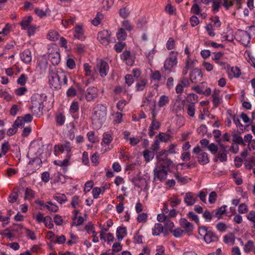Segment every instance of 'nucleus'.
<instances>
[{
    "label": "nucleus",
    "instance_id": "42",
    "mask_svg": "<svg viewBox=\"0 0 255 255\" xmlns=\"http://www.w3.org/2000/svg\"><path fill=\"white\" fill-rule=\"evenodd\" d=\"M221 3L222 0H213V10L214 12L218 11Z\"/></svg>",
    "mask_w": 255,
    "mask_h": 255
},
{
    "label": "nucleus",
    "instance_id": "47",
    "mask_svg": "<svg viewBox=\"0 0 255 255\" xmlns=\"http://www.w3.org/2000/svg\"><path fill=\"white\" fill-rule=\"evenodd\" d=\"M198 96L195 94H190L187 96V102L191 103H194L195 104V102H196L197 101L198 99Z\"/></svg>",
    "mask_w": 255,
    "mask_h": 255
},
{
    "label": "nucleus",
    "instance_id": "36",
    "mask_svg": "<svg viewBox=\"0 0 255 255\" xmlns=\"http://www.w3.org/2000/svg\"><path fill=\"white\" fill-rule=\"evenodd\" d=\"M105 188L94 187L92 190V194L95 199H97L102 192H104Z\"/></svg>",
    "mask_w": 255,
    "mask_h": 255
},
{
    "label": "nucleus",
    "instance_id": "50",
    "mask_svg": "<svg viewBox=\"0 0 255 255\" xmlns=\"http://www.w3.org/2000/svg\"><path fill=\"white\" fill-rule=\"evenodd\" d=\"M0 97L4 98L7 101H10L12 98L10 94L2 90H0Z\"/></svg>",
    "mask_w": 255,
    "mask_h": 255
},
{
    "label": "nucleus",
    "instance_id": "15",
    "mask_svg": "<svg viewBox=\"0 0 255 255\" xmlns=\"http://www.w3.org/2000/svg\"><path fill=\"white\" fill-rule=\"evenodd\" d=\"M198 161L199 164L204 165L210 162L208 154L205 152H201L197 157Z\"/></svg>",
    "mask_w": 255,
    "mask_h": 255
},
{
    "label": "nucleus",
    "instance_id": "25",
    "mask_svg": "<svg viewBox=\"0 0 255 255\" xmlns=\"http://www.w3.org/2000/svg\"><path fill=\"white\" fill-rule=\"evenodd\" d=\"M226 205H223L217 210L214 216L217 218L218 220H219L221 218H222V216L226 212Z\"/></svg>",
    "mask_w": 255,
    "mask_h": 255
},
{
    "label": "nucleus",
    "instance_id": "44",
    "mask_svg": "<svg viewBox=\"0 0 255 255\" xmlns=\"http://www.w3.org/2000/svg\"><path fill=\"white\" fill-rule=\"evenodd\" d=\"M168 151L166 150H162L158 153L156 156V158L158 161L161 160L163 159L167 158Z\"/></svg>",
    "mask_w": 255,
    "mask_h": 255
},
{
    "label": "nucleus",
    "instance_id": "56",
    "mask_svg": "<svg viewBox=\"0 0 255 255\" xmlns=\"http://www.w3.org/2000/svg\"><path fill=\"white\" fill-rule=\"evenodd\" d=\"M25 198L32 199L34 197V192L30 189L26 188L25 191Z\"/></svg>",
    "mask_w": 255,
    "mask_h": 255
},
{
    "label": "nucleus",
    "instance_id": "8",
    "mask_svg": "<svg viewBox=\"0 0 255 255\" xmlns=\"http://www.w3.org/2000/svg\"><path fill=\"white\" fill-rule=\"evenodd\" d=\"M72 146L71 143L69 141H66L63 144L59 145H55L54 146L55 152H58L59 151L62 152H66L67 154H69L71 151Z\"/></svg>",
    "mask_w": 255,
    "mask_h": 255
},
{
    "label": "nucleus",
    "instance_id": "32",
    "mask_svg": "<svg viewBox=\"0 0 255 255\" xmlns=\"http://www.w3.org/2000/svg\"><path fill=\"white\" fill-rule=\"evenodd\" d=\"M43 223L45 224V226L49 228L52 229L53 227V221L51 217L49 216H47L44 218V221Z\"/></svg>",
    "mask_w": 255,
    "mask_h": 255
},
{
    "label": "nucleus",
    "instance_id": "4",
    "mask_svg": "<svg viewBox=\"0 0 255 255\" xmlns=\"http://www.w3.org/2000/svg\"><path fill=\"white\" fill-rule=\"evenodd\" d=\"M110 35L108 30H104L98 33L97 39L102 44L107 46L110 42Z\"/></svg>",
    "mask_w": 255,
    "mask_h": 255
},
{
    "label": "nucleus",
    "instance_id": "59",
    "mask_svg": "<svg viewBox=\"0 0 255 255\" xmlns=\"http://www.w3.org/2000/svg\"><path fill=\"white\" fill-rule=\"evenodd\" d=\"M203 217L205 220L210 221L213 217H215L214 215H212L211 213L208 210L205 211L203 214Z\"/></svg>",
    "mask_w": 255,
    "mask_h": 255
},
{
    "label": "nucleus",
    "instance_id": "45",
    "mask_svg": "<svg viewBox=\"0 0 255 255\" xmlns=\"http://www.w3.org/2000/svg\"><path fill=\"white\" fill-rule=\"evenodd\" d=\"M207 148L213 154H215L217 152L218 149L217 145L214 143L209 144Z\"/></svg>",
    "mask_w": 255,
    "mask_h": 255
},
{
    "label": "nucleus",
    "instance_id": "54",
    "mask_svg": "<svg viewBox=\"0 0 255 255\" xmlns=\"http://www.w3.org/2000/svg\"><path fill=\"white\" fill-rule=\"evenodd\" d=\"M133 242L135 244H141L142 243V236L139 234L137 232L134 236Z\"/></svg>",
    "mask_w": 255,
    "mask_h": 255
},
{
    "label": "nucleus",
    "instance_id": "39",
    "mask_svg": "<svg viewBox=\"0 0 255 255\" xmlns=\"http://www.w3.org/2000/svg\"><path fill=\"white\" fill-rule=\"evenodd\" d=\"M54 163L56 165L61 167L67 166L69 165V159L66 158L63 160H55L54 161Z\"/></svg>",
    "mask_w": 255,
    "mask_h": 255
},
{
    "label": "nucleus",
    "instance_id": "41",
    "mask_svg": "<svg viewBox=\"0 0 255 255\" xmlns=\"http://www.w3.org/2000/svg\"><path fill=\"white\" fill-rule=\"evenodd\" d=\"M213 103L214 107H217L220 103L221 99L219 97V95L217 93H214L213 95Z\"/></svg>",
    "mask_w": 255,
    "mask_h": 255
},
{
    "label": "nucleus",
    "instance_id": "9",
    "mask_svg": "<svg viewBox=\"0 0 255 255\" xmlns=\"http://www.w3.org/2000/svg\"><path fill=\"white\" fill-rule=\"evenodd\" d=\"M157 166L162 167V168L165 169L168 171L170 172V168L173 167V163L171 159L166 158L161 160L157 161Z\"/></svg>",
    "mask_w": 255,
    "mask_h": 255
},
{
    "label": "nucleus",
    "instance_id": "33",
    "mask_svg": "<svg viewBox=\"0 0 255 255\" xmlns=\"http://www.w3.org/2000/svg\"><path fill=\"white\" fill-rule=\"evenodd\" d=\"M24 124L25 122L23 121V117H18L13 125H14V127H15L16 128H22L24 127Z\"/></svg>",
    "mask_w": 255,
    "mask_h": 255
},
{
    "label": "nucleus",
    "instance_id": "3",
    "mask_svg": "<svg viewBox=\"0 0 255 255\" xmlns=\"http://www.w3.org/2000/svg\"><path fill=\"white\" fill-rule=\"evenodd\" d=\"M168 172L162 167L156 166L153 169V182L157 181L163 182L166 179Z\"/></svg>",
    "mask_w": 255,
    "mask_h": 255
},
{
    "label": "nucleus",
    "instance_id": "51",
    "mask_svg": "<svg viewBox=\"0 0 255 255\" xmlns=\"http://www.w3.org/2000/svg\"><path fill=\"white\" fill-rule=\"evenodd\" d=\"M27 79V78L25 74H22L17 79V83L21 86H24L25 84Z\"/></svg>",
    "mask_w": 255,
    "mask_h": 255
},
{
    "label": "nucleus",
    "instance_id": "62",
    "mask_svg": "<svg viewBox=\"0 0 255 255\" xmlns=\"http://www.w3.org/2000/svg\"><path fill=\"white\" fill-rule=\"evenodd\" d=\"M205 28L210 36L214 37L215 35V33L213 31V26L211 24H207Z\"/></svg>",
    "mask_w": 255,
    "mask_h": 255
},
{
    "label": "nucleus",
    "instance_id": "57",
    "mask_svg": "<svg viewBox=\"0 0 255 255\" xmlns=\"http://www.w3.org/2000/svg\"><path fill=\"white\" fill-rule=\"evenodd\" d=\"M248 211V206L244 203H242L239 206L238 211L241 214H245Z\"/></svg>",
    "mask_w": 255,
    "mask_h": 255
},
{
    "label": "nucleus",
    "instance_id": "23",
    "mask_svg": "<svg viewBox=\"0 0 255 255\" xmlns=\"http://www.w3.org/2000/svg\"><path fill=\"white\" fill-rule=\"evenodd\" d=\"M152 235L153 236H157L163 231V227L161 224L156 223L154 228L152 229Z\"/></svg>",
    "mask_w": 255,
    "mask_h": 255
},
{
    "label": "nucleus",
    "instance_id": "37",
    "mask_svg": "<svg viewBox=\"0 0 255 255\" xmlns=\"http://www.w3.org/2000/svg\"><path fill=\"white\" fill-rule=\"evenodd\" d=\"M168 97L165 95H162L160 97V99L158 101V105L159 107H161L166 105L168 103Z\"/></svg>",
    "mask_w": 255,
    "mask_h": 255
},
{
    "label": "nucleus",
    "instance_id": "30",
    "mask_svg": "<svg viewBox=\"0 0 255 255\" xmlns=\"http://www.w3.org/2000/svg\"><path fill=\"white\" fill-rule=\"evenodd\" d=\"M48 37L51 41H56L58 39L59 34L56 31L50 30L48 34Z\"/></svg>",
    "mask_w": 255,
    "mask_h": 255
},
{
    "label": "nucleus",
    "instance_id": "18",
    "mask_svg": "<svg viewBox=\"0 0 255 255\" xmlns=\"http://www.w3.org/2000/svg\"><path fill=\"white\" fill-rule=\"evenodd\" d=\"M79 110V106L78 103L77 102H72L70 106L69 111L74 119H77L78 118V116L76 115V114L78 112Z\"/></svg>",
    "mask_w": 255,
    "mask_h": 255
},
{
    "label": "nucleus",
    "instance_id": "64",
    "mask_svg": "<svg viewBox=\"0 0 255 255\" xmlns=\"http://www.w3.org/2000/svg\"><path fill=\"white\" fill-rule=\"evenodd\" d=\"M217 230L221 232L225 231L227 229V225L223 222H220L216 225Z\"/></svg>",
    "mask_w": 255,
    "mask_h": 255
},
{
    "label": "nucleus",
    "instance_id": "11",
    "mask_svg": "<svg viewBox=\"0 0 255 255\" xmlns=\"http://www.w3.org/2000/svg\"><path fill=\"white\" fill-rule=\"evenodd\" d=\"M202 77L201 71L198 69H194L190 74V80L193 83H197L198 81H200Z\"/></svg>",
    "mask_w": 255,
    "mask_h": 255
},
{
    "label": "nucleus",
    "instance_id": "24",
    "mask_svg": "<svg viewBox=\"0 0 255 255\" xmlns=\"http://www.w3.org/2000/svg\"><path fill=\"white\" fill-rule=\"evenodd\" d=\"M53 198L60 204L65 203L67 201V198L66 196L63 194L56 193L54 195Z\"/></svg>",
    "mask_w": 255,
    "mask_h": 255
},
{
    "label": "nucleus",
    "instance_id": "55",
    "mask_svg": "<svg viewBox=\"0 0 255 255\" xmlns=\"http://www.w3.org/2000/svg\"><path fill=\"white\" fill-rule=\"evenodd\" d=\"M76 94L77 92L76 89L72 87L69 88L66 92L67 96L68 97H73L76 96Z\"/></svg>",
    "mask_w": 255,
    "mask_h": 255
},
{
    "label": "nucleus",
    "instance_id": "35",
    "mask_svg": "<svg viewBox=\"0 0 255 255\" xmlns=\"http://www.w3.org/2000/svg\"><path fill=\"white\" fill-rule=\"evenodd\" d=\"M65 121V118L62 113H59L56 116V122L59 126L64 125Z\"/></svg>",
    "mask_w": 255,
    "mask_h": 255
},
{
    "label": "nucleus",
    "instance_id": "58",
    "mask_svg": "<svg viewBox=\"0 0 255 255\" xmlns=\"http://www.w3.org/2000/svg\"><path fill=\"white\" fill-rule=\"evenodd\" d=\"M227 153L219 151L218 154V158L221 162H225L227 160Z\"/></svg>",
    "mask_w": 255,
    "mask_h": 255
},
{
    "label": "nucleus",
    "instance_id": "60",
    "mask_svg": "<svg viewBox=\"0 0 255 255\" xmlns=\"http://www.w3.org/2000/svg\"><path fill=\"white\" fill-rule=\"evenodd\" d=\"M232 119L237 127H239L241 129L243 130L244 126L241 123L239 118L236 116H232Z\"/></svg>",
    "mask_w": 255,
    "mask_h": 255
},
{
    "label": "nucleus",
    "instance_id": "20",
    "mask_svg": "<svg viewBox=\"0 0 255 255\" xmlns=\"http://www.w3.org/2000/svg\"><path fill=\"white\" fill-rule=\"evenodd\" d=\"M74 37L81 40L85 39L83 30L81 26H78L75 27Z\"/></svg>",
    "mask_w": 255,
    "mask_h": 255
},
{
    "label": "nucleus",
    "instance_id": "34",
    "mask_svg": "<svg viewBox=\"0 0 255 255\" xmlns=\"http://www.w3.org/2000/svg\"><path fill=\"white\" fill-rule=\"evenodd\" d=\"M113 138L111 134L108 133H104L102 139V142L106 145H109L112 141Z\"/></svg>",
    "mask_w": 255,
    "mask_h": 255
},
{
    "label": "nucleus",
    "instance_id": "63",
    "mask_svg": "<svg viewBox=\"0 0 255 255\" xmlns=\"http://www.w3.org/2000/svg\"><path fill=\"white\" fill-rule=\"evenodd\" d=\"M33 216L36 221L39 223L43 222L44 221L45 217H43V214L41 212H39L35 215H34Z\"/></svg>",
    "mask_w": 255,
    "mask_h": 255
},
{
    "label": "nucleus",
    "instance_id": "53",
    "mask_svg": "<svg viewBox=\"0 0 255 255\" xmlns=\"http://www.w3.org/2000/svg\"><path fill=\"white\" fill-rule=\"evenodd\" d=\"M114 3V0H103V4L105 10H108Z\"/></svg>",
    "mask_w": 255,
    "mask_h": 255
},
{
    "label": "nucleus",
    "instance_id": "28",
    "mask_svg": "<svg viewBox=\"0 0 255 255\" xmlns=\"http://www.w3.org/2000/svg\"><path fill=\"white\" fill-rule=\"evenodd\" d=\"M45 207L51 212H57L58 210V207L55 204L52 203L49 201L46 203L45 204Z\"/></svg>",
    "mask_w": 255,
    "mask_h": 255
},
{
    "label": "nucleus",
    "instance_id": "49",
    "mask_svg": "<svg viewBox=\"0 0 255 255\" xmlns=\"http://www.w3.org/2000/svg\"><path fill=\"white\" fill-rule=\"evenodd\" d=\"M129 14V9L127 7H123L120 10V14L123 18L127 17Z\"/></svg>",
    "mask_w": 255,
    "mask_h": 255
},
{
    "label": "nucleus",
    "instance_id": "29",
    "mask_svg": "<svg viewBox=\"0 0 255 255\" xmlns=\"http://www.w3.org/2000/svg\"><path fill=\"white\" fill-rule=\"evenodd\" d=\"M233 140L235 143L238 144H241L244 146L246 145V143L244 141L243 138L237 134H234L233 135Z\"/></svg>",
    "mask_w": 255,
    "mask_h": 255
},
{
    "label": "nucleus",
    "instance_id": "1",
    "mask_svg": "<svg viewBox=\"0 0 255 255\" xmlns=\"http://www.w3.org/2000/svg\"><path fill=\"white\" fill-rule=\"evenodd\" d=\"M69 74L62 69L50 66L49 68V83L52 87L56 89L61 88L62 84L67 85Z\"/></svg>",
    "mask_w": 255,
    "mask_h": 255
},
{
    "label": "nucleus",
    "instance_id": "22",
    "mask_svg": "<svg viewBox=\"0 0 255 255\" xmlns=\"http://www.w3.org/2000/svg\"><path fill=\"white\" fill-rule=\"evenodd\" d=\"M32 20V17L30 16L24 17L20 23L22 29H27L30 26V23Z\"/></svg>",
    "mask_w": 255,
    "mask_h": 255
},
{
    "label": "nucleus",
    "instance_id": "27",
    "mask_svg": "<svg viewBox=\"0 0 255 255\" xmlns=\"http://www.w3.org/2000/svg\"><path fill=\"white\" fill-rule=\"evenodd\" d=\"M147 81L145 79H142L138 82L136 84V89L137 91H143L147 84Z\"/></svg>",
    "mask_w": 255,
    "mask_h": 255
},
{
    "label": "nucleus",
    "instance_id": "40",
    "mask_svg": "<svg viewBox=\"0 0 255 255\" xmlns=\"http://www.w3.org/2000/svg\"><path fill=\"white\" fill-rule=\"evenodd\" d=\"M254 243L253 241L250 240L248 241L247 244L245 245L244 250L245 253H248L252 251Z\"/></svg>",
    "mask_w": 255,
    "mask_h": 255
},
{
    "label": "nucleus",
    "instance_id": "7",
    "mask_svg": "<svg viewBox=\"0 0 255 255\" xmlns=\"http://www.w3.org/2000/svg\"><path fill=\"white\" fill-rule=\"evenodd\" d=\"M98 96V90L94 87L88 88L85 92V98L88 102L94 100Z\"/></svg>",
    "mask_w": 255,
    "mask_h": 255
},
{
    "label": "nucleus",
    "instance_id": "48",
    "mask_svg": "<svg viewBox=\"0 0 255 255\" xmlns=\"http://www.w3.org/2000/svg\"><path fill=\"white\" fill-rule=\"evenodd\" d=\"M38 65L41 70L45 71L47 67V62L46 59H42L41 60L38 61Z\"/></svg>",
    "mask_w": 255,
    "mask_h": 255
},
{
    "label": "nucleus",
    "instance_id": "6",
    "mask_svg": "<svg viewBox=\"0 0 255 255\" xmlns=\"http://www.w3.org/2000/svg\"><path fill=\"white\" fill-rule=\"evenodd\" d=\"M177 57L176 54L171 52L169 57L164 62V67L165 70H170L177 64Z\"/></svg>",
    "mask_w": 255,
    "mask_h": 255
},
{
    "label": "nucleus",
    "instance_id": "14",
    "mask_svg": "<svg viewBox=\"0 0 255 255\" xmlns=\"http://www.w3.org/2000/svg\"><path fill=\"white\" fill-rule=\"evenodd\" d=\"M48 59L53 66L58 65L60 61V54L58 52L51 53L48 55Z\"/></svg>",
    "mask_w": 255,
    "mask_h": 255
},
{
    "label": "nucleus",
    "instance_id": "61",
    "mask_svg": "<svg viewBox=\"0 0 255 255\" xmlns=\"http://www.w3.org/2000/svg\"><path fill=\"white\" fill-rule=\"evenodd\" d=\"M217 193L215 191L211 192L209 196V202L211 204L214 203L216 200Z\"/></svg>",
    "mask_w": 255,
    "mask_h": 255
},
{
    "label": "nucleus",
    "instance_id": "16",
    "mask_svg": "<svg viewBox=\"0 0 255 255\" xmlns=\"http://www.w3.org/2000/svg\"><path fill=\"white\" fill-rule=\"evenodd\" d=\"M20 56L21 60L26 64H28L31 61V53L29 49H25Z\"/></svg>",
    "mask_w": 255,
    "mask_h": 255
},
{
    "label": "nucleus",
    "instance_id": "26",
    "mask_svg": "<svg viewBox=\"0 0 255 255\" xmlns=\"http://www.w3.org/2000/svg\"><path fill=\"white\" fill-rule=\"evenodd\" d=\"M195 112V106L194 103H190L187 107V113L192 118L194 117Z\"/></svg>",
    "mask_w": 255,
    "mask_h": 255
},
{
    "label": "nucleus",
    "instance_id": "21",
    "mask_svg": "<svg viewBox=\"0 0 255 255\" xmlns=\"http://www.w3.org/2000/svg\"><path fill=\"white\" fill-rule=\"evenodd\" d=\"M143 156L146 162H149L153 158L154 153L152 151L146 149L143 152Z\"/></svg>",
    "mask_w": 255,
    "mask_h": 255
},
{
    "label": "nucleus",
    "instance_id": "31",
    "mask_svg": "<svg viewBox=\"0 0 255 255\" xmlns=\"http://www.w3.org/2000/svg\"><path fill=\"white\" fill-rule=\"evenodd\" d=\"M127 33L124 28H120L117 33V36L119 40H124L127 37Z\"/></svg>",
    "mask_w": 255,
    "mask_h": 255
},
{
    "label": "nucleus",
    "instance_id": "17",
    "mask_svg": "<svg viewBox=\"0 0 255 255\" xmlns=\"http://www.w3.org/2000/svg\"><path fill=\"white\" fill-rule=\"evenodd\" d=\"M204 239L206 243L207 244H209L212 242H215L218 240V238L216 235L210 230H209L207 234L205 235Z\"/></svg>",
    "mask_w": 255,
    "mask_h": 255
},
{
    "label": "nucleus",
    "instance_id": "2",
    "mask_svg": "<svg viewBox=\"0 0 255 255\" xmlns=\"http://www.w3.org/2000/svg\"><path fill=\"white\" fill-rule=\"evenodd\" d=\"M107 107L102 104H98L93 109L92 114V120L93 125L100 128L106 120Z\"/></svg>",
    "mask_w": 255,
    "mask_h": 255
},
{
    "label": "nucleus",
    "instance_id": "38",
    "mask_svg": "<svg viewBox=\"0 0 255 255\" xmlns=\"http://www.w3.org/2000/svg\"><path fill=\"white\" fill-rule=\"evenodd\" d=\"M224 241L225 243H234L235 236L233 233H230L226 235L224 238Z\"/></svg>",
    "mask_w": 255,
    "mask_h": 255
},
{
    "label": "nucleus",
    "instance_id": "46",
    "mask_svg": "<svg viewBox=\"0 0 255 255\" xmlns=\"http://www.w3.org/2000/svg\"><path fill=\"white\" fill-rule=\"evenodd\" d=\"M125 45V43H123L122 42H119L115 45L114 48L116 52H121L123 50Z\"/></svg>",
    "mask_w": 255,
    "mask_h": 255
},
{
    "label": "nucleus",
    "instance_id": "10",
    "mask_svg": "<svg viewBox=\"0 0 255 255\" xmlns=\"http://www.w3.org/2000/svg\"><path fill=\"white\" fill-rule=\"evenodd\" d=\"M196 201V197L192 193L189 192L185 194L184 201L187 206H192L195 203Z\"/></svg>",
    "mask_w": 255,
    "mask_h": 255
},
{
    "label": "nucleus",
    "instance_id": "43",
    "mask_svg": "<svg viewBox=\"0 0 255 255\" xmlns=\"http://www.w3.org/2000/svg\"><path fill=\"white\" fill-rule=\"evenodd\" d=\"M171 232L175 237L180 238L182 237L184 232V230H182L180 228H177L173 230H171Z\"/></svg>",
    "mask_w": 255,
    "mask_h": 255
},
{
    "label": "nucleus",
    "instance_id": "13",
    "mask_svg": "<svg viewBox=\"0 0 255 255\" xmlns=\"http://www.w3.org/2000/svg\"><path fill=\"white\" fill-rule=\"evenodd\" d=\"M180 224L181 226L184 229V232L186 233L192 232L193 230V226L192 224L189 222L186 219H181L180 220Z\"/></svg>",
    "mask_w": 255,
    "mask_h": 255
},
{
    "label": "nucleus",
    "instance_id": "5",
    "mask_svg": "<svg viewBox=\"0 0 255 255\" xmlns=\"http://www.w3.org/2000/svg\"><path fill=\"white\" fill-rule=\"evenodd\" d=\"M97 68L102 77H105L107 75L109 70V66L107 62L100 60L97 62Z\"/></svg>",
    "mask_w": 255,
    "mask_h": 255
},
{
    "label": "nucleus",
    "instance_id": "12",
    "mask_svg": "<svg viewBox=\"0 0 255 255\" xmlns=\"http://www.w3.org/2000/svg\"><path fill=\"white\" fill-rule=\"evenodd\" d=\"M31 107V110L33 114L38 116L42 115L43 105L42 102H33Z\"/></svg>",
    "mask_w": 255,
    "mask_h": 255
},
{
    "label": "nucleus",
    "instance_id": "19",
    "mask_svg": "<svg viewBox=\"0 0 255 255\" xmlns=\"http://www.w3.org/2000/svg\"><path fill=\"white\" fill-rule=\"evenodd\" d=\"M127 235V228L125 227H119L117 229L116 235L119 240H122Z\"/></svg>",
    "mask_w": 255,
    "mask_h": 255
},
{
    "label": "nucleus",
    "instance_id": "52",
    "mask_svg": "<svg viewBox=\"0 0 255 255\" xmlns=\"http://www.w3.org/2000/svg\"><path fill=\"white\" fill-rule=\"evenodd\" d=\"M191 11L193 13H194L196 15H199L201 11V9L198 4L195 3L192 5L191 9Z\"/></svg>",
    "mask_w": 255,
    "mask_h": 255
}]
</instances>
